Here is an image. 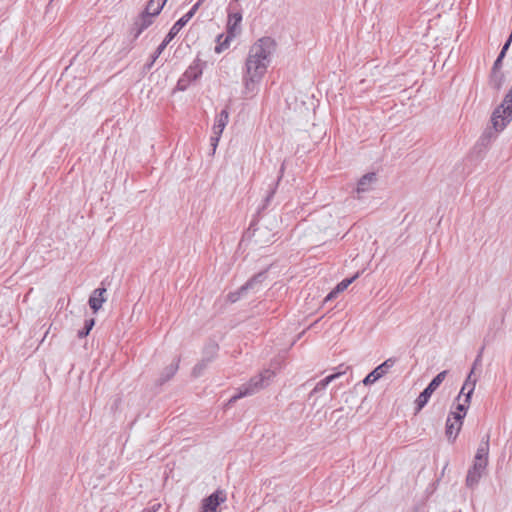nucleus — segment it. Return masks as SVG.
<instances>
[{
    "mask_svg": "<svg viewBox=\"0 0 512 512\" xmlns=\"http://www.w3.org/2000/svg\"><path fill=\"white\" fill-rule=\"evenodd\" d=\"M276 50V42L273 38L265 36L254 42L248 51L243 72V96L252 98L259 90L272 56Z\"/></svg>",
    "mask_w": 512,
    "mask_h": 512,
    "instance_id": "nucleus-1",
    "label": "nucleus"
},
{
    "mask_svg": "<svg viewBox=\"0 0 512 512\" xmlns=\"http://www.w3.org/2000/svg\"><path fill=\"white\" fill-rule=\"evenodd\" d=\"M274 377V372L271 370H264L259 375L250 379V381L238 388V393L232 396L228 405L235 403L238 399L250 396L268 386Z\"/></svg>",
    "mask_w": 512,
    "mask_h": 512,
    "instance_id": "nucleus-2",
    "label": "nucleus"
},
{
    "mask_svg": "<svg viewBox=\"0 0 512 512\" xmlns=\"http://www.w3.org/2000/svg\"><path fill=\"white\" fill-rule=\"evenodd\" d=\"M242 14L240 12L230 13L227 23V35L221 41L223 35L218 37V45L215 47L216 53H221L228 48L230 41L241 31Z\"/></svg>",
    "mask_w": 512,
    "mask_h": 512,
    "instance_id": "nucleus-3",
    "label": "nucleus"
},
{
    "mask_svg": "<svg viewBox=\"0 0 512 512\" xmlns=\"http://www.w3.org/2000/svg\"><path fill=\"white\" fill-rule=\"evenodd\" d=\"M205 62L200 59H195L192 64L186 69L184 74L177 82V89L184 91L190 85L191 82L199 79L203 73Z\"/></svg>",
    "mask_w": 512,
    "mask_h": 512,
    "instance_id": "nucleus-4",
    "label": "nucleus"
},
{
    "mask_svg": "<svg viewBox=\"0 0 512 512\" xmlns=\"http://www.w3.org/2000/svg\"><path fill=\"white\" fill-rule=\"evenodd\" d=\"M447 375V371H442L437 374L432 381L428 384V386L420 393L418 398L415 401L416 404V413H418L422 408L428 403L433 392L440 386V384L444 381Z\"/></svg>",
    "mask_w": 512,
    "mask_h": 512,
    "instance_id": "nucleus-5",
    "label": "nucleus"
},
{
    "mask_svg": "<svg viewBox=\"0 0 512 512\" xmlns=\"http://www.w3.org/2000/svg\"><path fill=\"white\" fill-rule=\"evenodd\" d=\"M203 0H198L192 8L183 15L177 22L169 30L168 34L165 36L166 43H170L174 37L180 32V30L190 21V19L195 15Z\"/></svg>",
    "mask_w": 512,
    "mask_h": 512,
    "instance_id": "nucleus-6",
    "label": "nucleus"
},
{
    "mask_svg": "<svg viewBox=\"0 0 512 512\" xmlns=\"http://www.w3.org/2000/svg\"><path fill=\"white\" fill-rule=\"evenodd\" d=\"M266 278L265 273H258L244 285H242L237 291L228 294V300L231 303L238 301L241 296L245 295L248 290H255L256 286L260 285Z\"/></svg>",
    "mask_w": 512,
    "mask_h": 512,
    "instance_id": "nucleus-7",
    "label": "nucleus"
},
{
    "mask_svg": "<svg viewBox=\"0 0 512 512\" xmlns=\"http://www.w3.org/2000/svg\"><path fill=\"white\" fill-rule=\"evenodd\" d=\"M395 362L394 358L385 360L364 378V385H371L382 378L394 366Z\"/></svg>",
    "mask_w": 512,
    "mask_h": 512,
    "instance_id": "nucleus-8",
    "label": "nucleus"
},
{
    "mask_svg": "<svg viewBox=\"0 0 512 512\" xmlns=\"http://www.w3.org/2000/svg\"><path fill=\"white\" fill-rule=\"evenodd\" d=\"M225 500L226 494L223 491L217 490L202 501L201 512H218V506L225 502Z\"/></svg>",
    "mask_w": 512,
    "mask_h": 512,
    "instance_id": "nucleus-9",
    "label": "nucleus"
},
{
    "mask_svg": "<svg viewBox=\"0 0 512 512\" xmlns=\"http://www.w3.org/2000/svg\"><path fill=\"white\" fill-rule=\"evenodd\" d=\"M446 421V436L454 441L461 429L463 415L461 413H451Z\"/></svg>",
    "mask_w": 512,
    "mask_h": 512,
    "instance_id": "nucleus-10",
    "label": "nucleus"
},
{
    "mask_svg": "<svg viewBox=\"0 0 512 512\" xmlns=\"http://www.w3.org/2000/svg\"><path fill=\"white\" fill-rule=\"evenodd\" d=\"M486 465L474 462L473 466L468 470L466 476V485L469 488H474L478 485L485 469Z\"/></svg>",
    "mask_w": 512,
    "mask_h": 512,
    "instance_id": "nucleus-11",
    "label": "nucleus"
},
{
    "mask_svg": "<svg viewBox=\"0 0 512 512\" xmlns=\"http://www.w3.org/2000/svg\"><path fill=\"white\" fill-rule=\"evenodd\" d=\"M473 374H474V367L470 371L469 375L467 376V378L461 388L460 394L458 396V400H460L461 396L464 395L465 401L470 402L471 395L475 389L476 382H477V378L473 377Z\"/></svg>",
    "mask_w": 512,
    "mask_h": 512,
    "instance_id": "nucleus-12",
    "label": "nucleus"
},
{
    "mask_svg": "<svg viewBox=\"0 0 512 512\" xmlns=\"http://www.w3.org/2000/svg\"><path fill=\"white\" fill-rule=\"evenodd\" d=\"M489 438H490L489 435H486V437L482 439V441L477 449L474 462H476V463L480 462L481 464L487 466L488 454H489Z\"/></svg>",
    "mask_w": 512,
    "mask_h": 512,
    "instance_id": "nucleus-13",
    "label": "nucleus"
},
{
    "mask_svg": "<svg viewBox=\"0 0 512 512\" xmlns=\"http://www.w3.org/2000/svg\"><path fill=\"white\" fill-rule=\"evenodd\" d=\"M105 293V288H97L93 291L89 298V306L93 312H97L102 307V304L106 301L104 298Z\"/></svg>",
    "mask_w": 512,
    "mask_h": 512,
    "instance_id": "nucleus-14",
    "label": "nucleus"
},
{
    "mask_svg": "<svg viewBox=\"0 0 512 512\" xmlns=\"http://www.w3.org/2000/svg\"><path fill=\"white\" fill-rule=\"evenodd\" d=\"M377 177L375 173H367L361 177L357 184V193L361 194L369 191L372 188V185L376 182Z\"/></svg>",
    "mask_w": 512,
    "mask_h": 512,
    "instance_id": "nucleus-15",
    "label": "nucleus"
},
{
    "mask_svg": "<svg viewBox=\"0 0 512 512\" xmlns=\"http://www.w3.org/2000/svg\"><path fill=\"white\" fill-rule=\"evenodd\" d=\"M154 16L143 12L135 21L134 26L136 29L135 37H138L145 29L153 23Z\"/></svg>",
    "mask_w": 512,
    "mask_h": 512,
    "instance_id": "nucleus-16",
    "label": "nucleus"
},
{
    "mask_svg": "<svg viewBox=\"0 0 512 512\" xmlns=\"http://www.w3.org/2000/svg\"><path fill=\"white\" fill-rule=\"evenodd\" d=\"M229 121V112L224 109L222 110L215 119V124L213 126V134L222 135L223 130Z\"/></svg>",
    "mask_w": 512,
    "mask_h": 512,
    "instance_id": "nucleus-17",
    "label": "nucleus"
},
{
    "mask_svg": "<svg viewBox=\"0 0 512 512\" xmlns=\"http://www.w3.org/2000/svg\"><path fill=\"white\" fill-rule=\"evenodd\" d=\"M358 277V274L354 275L351 278H346L342 280L337 286L325 297L324 302H328L333 300L340 292H343L348 288L350 284Z\"/></svg>",
    "mask_w": 512,
    "mask_h": 512,
    "instance_id": "nucleus-18",
    "label": "nucleus"
},
{
    "mask_svg": "<svg viewBox=\"0 0 512 512\" xmlns=\"http://www.w3.org/2000/svg\"><path fill=\"white\" fill-rule=\"evenodd\" d=\"M284 163L281 165V168H280V175L278 176L277 180L272 182L270 185H269V190H268V193L264 199V204H263V209L266 208L271 200L273 199L274 197V194L277 190V187H278V184H279V181L281 180L282 176H283V173H284Z\"/></svg>",
    "mask_w": 512,
    "mask_h": 512,
    "instance_id": "nucleus-19",
    "label": "nucleus"
},
{
    "mask_svg": "<svg viewBox=\"0 0 512 512\" xmlns=\"http://www.w3.org/2000/svg\"><path fill=\"white\" fill-rule=\"evenodd\" d=\"M166 2L167 0H149L144 12L155 17L161 12Z\"/></svg>",
    "mask_w": 512,
    "mask_h": 512,
    "instance_id": "nucleus-20",
    "label": "nucleus"
},
{
    "mask_svg": "<svg viewBox=\"0 0 512 512\" xmlns=\"http://www.w3.org/2000/svg\"><path fill=\"white\" fill-rule=\"evenodd\" d=\"M341 374L342 372L334 373L319 381L315 385L314 389L311 391L310 396L324 390L333 380L337 379Z\"/></svg>",
    "mask_w": 512,
    "mask_h": 512,
    "instance_id": "nucleus-21",
    "label": "nucleus"
},
{
    "mask_svg": "<svg viewBox=\"0 0 512 512\" xmlns=\"http://www.w3.org/2000/svg\"><path fill=\"white\" fill-rule=\"evenodd\" d=\"M505 81V76L501 71H492L490 76V85L499 90Z\"/></svg>",
    "mask_w": 512,
    "mask_h": 512,
    "instance_id": "nucleus-22",
    "label": "nucleus"
},
{
    "mask_svg": "<svg viewBox=\"0 0 512 512\" xmlns=\"http://www.w3.org/2000/svg\"><path fill=\"white\" fill-rule=\"evenodd\" d=\"M178 369V364L175 363V364H170L169 366H167L162 375H161V382H166L168 381L177 371Z\"/></svg>",
    "mask_w": 512,
    "mask_h": 512,
    "instance_id": "nucleus-23",
    "label": "nucleus"
},
{
    "mask_svg": "<svg viewBox=\"0 0 512 512\" xmlns=\"http://www.w3.org/2000/svg\"><path fill=\"white\" fill-rule=\"evenodd\" d=\"M212 357L202 359L198 364L193 368V375L198 377L201 375L202 371L206 368L208 362H210Z\"/></svg>",
    "mask_w": 512,
    "mask_h": 512,
    "instance_id": "nucleus-24",
    "label": "nucleus"
},
{
    "mask_svg": "<svg viewBox=\"0 0 512 512\" xmlns=\"http://www.w3.org/2000/svg\"><path fill=\"white\" fill-rule=\"evenodd\" d=\"M94 323H95L94 319L86 320L84 328L78 331V337L79 338L86 337L90 333L91 329L93 328Z\"/></svg>",
    "mask_w": 512,
    "mask_h": 512,
    "instance_id": "nucleus-25",
    "label": "nucleus"
},
{
    "mask_svg": "<svg viewBox=\"0 0 512 512\" xmlns=\"http://www.w3.org/2000/svg\"><path fill=\"white\" fill-rule=\"evenodd\" d=\"M168 44L169 43H166L165 39L162 41V43L157 47L156 51L152 55V63H155L156 59L162 54Z\"/></svg>",
    "mask_w": 512,
    "mask_h": 512,
    "instance_id": "nucleus-26",
    "label": "nucleus"
},
{
    "mask_svg": "<svg viewBox=\"0 0 512 512\" xmlns=\"http://www.w3.org/2000/svg\"><path fill=\"white\" fill-rule=\"evenodd\" d=\"M469 403L470 402H466L465 400L463 401V403L459 402L456 406L457 411L455 413H461V415H463V418H464L466 415V411L469 407Z\"/></svg>",
    "mask_w": 512,
    "mask_h": 512,
    "instance_id": "nucleus-27",
    "label": "nucleus"
},
{
    "mask_svg": "<svg viewBox=\"0 0 512 512\" xmlns=\"http://www.w3.org/2000/svg\"><path fill=\"white\" fill-rule=\"evenodd\" d=\"M503 58H504L503 53H500L494 62L492 71H501V65H502Z\"/></svg>",
    "mask_w": 512,
    "mask_h": 512,
    "instance_id": "nucleus-28",
    "label": "nucleus"
},
{
    "mask_svg": "<svg viewBox=\"0 0 512 512\" xmlns=\"http://www.w3.org/2000/svg\"><path fill=\"white\" fill-rule=\"evenodd\" d=\"M220 137H221V135H216V134H213L211 136L210 142H211V146L213 148V151H215V149H216V147H217V145L219 143Z\"/></svg>",
    "mask_w": 512,
    "mask_h": 512,
    "instance_id": "nucleus-29",
    "label": "nucleus"
},
{
    "mask_svg": "<svg viewBox=\"0 0 512 512\" xmlns=\"http://www.w3.org/2000/svg\"><path fill=\"white\" fill-rule=\"evenodd\" d=\"M511 41H512V34H510L508 40L506 41V43L504 44V46L502 47L501 49V52L500 53H503V56L505 57V54L511 44Z\"/></svg>",
    "mask_w": 512,
    "mask_h": 512,
    "instance_id": "nucleus-30",
    "label": "nucleus"
},
{
    "mask_svg": "<svg viewBox=\"0 0 512 512\" xmlns=\"http://www.w3.org/2000/svg\"><path fill=\"white\" fill-rule=\"evenodd\" d=\"M160 507V504H155L151 509H145L142 512H156Z\"/></svg>",
    "mask_w": 512,
    "mask_h": 512,
    "instance_id": "nucleus-31",
    "label": "nucleus"
},
{
    "mask_svg": "<svg viewBox=\"0 0 512 512\" xmlns=\"http://www.w3.org/2000/svg\"><path fill=\"white\" fill-rule=\"evenodd\" d=\"M209 348L211 349V352H212L213 354H214V353H216V351H217V349H218L217 345H215V344L211 345Z\"/></svg>",
    "mask_w": 512,
    "mask_h": 512,
    "instance_id": "nucleus-32",
    "label": "nucleus"
},
{
    "mask_svg": "<svg viewBox=\"0 0 512 512\" xmlns=\"http://www.w3.org/2000/svg\"><path fill=\"white\" fill-rule=\"evenodd\" d=\"M492 136H493V135H492V132H491L490 130L485 131V132H484V134H483V137H489V138H490V137H492Z\"/></svg>",
    "mask_w": 512,
    "mask_h": 512,
    "instance_id": "nucleus-33",
    "label": "nucleus"
},
{
    "mask_svg": "<svg viewBox=\"0 0 512 512\" xmlns=\"http://www.w3.org/2000/svg\"><path fill=\"white\" fill-rule=\"evenodd\" d=\"M152 60L147 64V68L150 69L153 66Z\"/></svg>",
    "mask_w": 512,
    "mask_h": 512,
    "instance_id": "nucleus-34",
    "label": "nucleus"
},
{
    "mask_svg": "<svg viewBox=\"0 0 512 512\" xmlns=\"http://www.w3.org/2000/svg\"><path fill=\"white\" fill-rule=\"evenodd\" d=\"M480 360V355L477 357V359L474 362V367L477 365L478 361Z\"/></svg>",
    "mask_w": 512,
    "mask_h": 512,
    "instance_id": "nucleus-35",
    "label": "nucleus"
}]
</instances>
